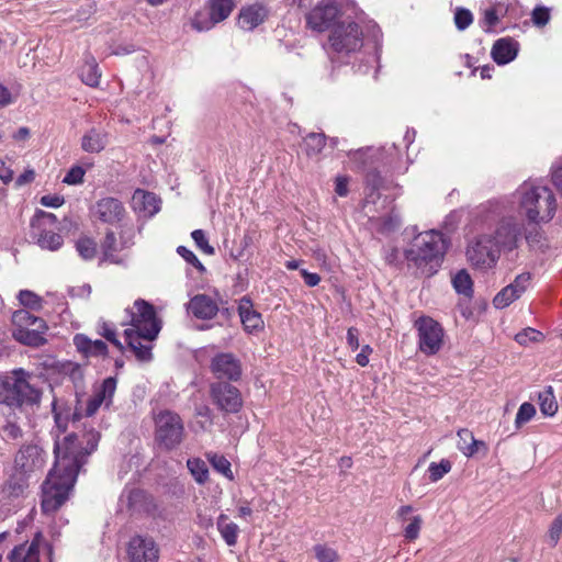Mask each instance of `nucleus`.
Instances as JSON below:
<instances>
[{"label": "nucleus", "mask_w": 562, "mask_h": 562, "mask_svg": "<svg viewBox=\"0 0 562 562\" xmlns=\"http://www.w3.org/2000/svg\"><path fill=\"white\" fill-rule=\"evenodd\" d=\"M458 448L462 453L467 457L474 456L480 448H484L486 450V446L483 441L476 440L469 429H460L458 431Z\"/></svg>", "instance_id": "cd10ccee"}, {"label": "nucleus", "mask_w": 562, "mask_h": 562, "mask_svg": "<svg viewBox=\"0 0 562 562\" xmlns=\"http://www.w3.org/2000/svg\"><path fill=\"white\" fill-rule=\"evenodd\" d=\"M64 203V198L59 195H44L41 198V204L48 207H58Z\"/></svg>", "instance_id": "e2e57ef3"}, {"label": "nucleus", "mask_w": 562, "mask_h": 562, "mask_svg": "<svg viewBox=\"0 0 562 562\" xmlns=\"http://www.w3.org/2000/svg\"><path fill=\"white\" fill-rule=\"evenodd\" d=\"M359 40L360 37H328V43L324 44V47L336 53H349L360 45Z\"/></svg>", "instance_id": "473e14b6"}, {"label": "nucleus", "mask_w": 562, "mask_h": 562, "mask_svg": "<svg viewBox=\"0 0 562 562\" xmlns=\"http://www.w3.org/2000/svg\"><path fill=\"white\" fill-rule=\"evenodd\" d=\"M507 12V8L504 4H496L485 8L482 11V18L480 19V25L486 33L503 32L506 26L503 23V19Z\"/></svg>", "instance_id": "4be33fe9"}, {"label": "nucleus", "mask_w": 562, "mask_h": 562, "mask_svg": "<svg viewBox=\"0 0 562 562\" xmlns=\"http://www.w3.org/2000/svg\"><path fill=\"white\" fill-rule=\"evenodd\" d=\"M76 249L85 260H91L97 255V243L89 237L79 238Z\"/></svg>", "instance_id": "a19ab883"}, {"label": "nucleus", "mask_w": 562, "mask_h": 562, "mask_svg": "<svg viewBox=\"0 0 562 562\" xmlns=\"http://www.w3.org/2000/svg\"><path fill=\"white\" fill-rule=\"evenodd\" d=\"M341 9L336 0H321L306 14V23L314 32H327L338 24Z\"/></svg>", "instance_id": "0eeeda50"}, {"label": "nucleus", "mask_w": 562, "mask_h": 562, "mask_svg": "<svg viewBox=\"0 0 562 562\" xmlns=\"http://www.w3.org/2000/svg\"><path fill=\"white\" fill-rule=\"evenodd\" d=\"M206 458L214 470L223 474L225 477L233 480L234 476L231 470V462L224 456L209 452L206 453Z\"/></svg>", "instance_id": "4c0bfd02"}, {"label": "nucleus", "mask_w": 562, "mask_h": 562, "mask_svg": "<svg viewBox=\"0 0 562 562\" xmlns=\"http://www.w3.org/2000/svg\"><path fill=\"white\" fill-rule=\"evenodd\" d=\"M134 307L136 311L132 316V328L125 330V340L137 359L146 361L151 358V347L143 345L142 340L153 341L158 336L161 326L151 304L144 300H137Z\"/></svg>", "instance_id": "7ed1b4c3"}, {"label": "nucleus", "mask_w": 562, "mask_h": 562, "mask_svg": "<svg viewBox=\"0 0 562 562\" xmlns=\"http://www.w3.org/2000/svg\"><path fill=\"white\" fill-rule=\"evenodd\" d=\"M467 257L471 265L480 269L493 268L498 258V249L493 244V237L484 234L472 239L467 248Z\"/></svg>", "instance_id": "1a4fd4ad"}, {"label": "nucleus", "mask_w": 562, "mask_h": 562, "mask_svg": "<svg viewBox=\"0 0 562 562\" xmlns=\"http://www.w3.org/2000/svg\"><path fill=\"white\" fill-rule=\"evenodd\" d=\"M535 414L536 408L531 403L526 402L521 404L515 419L516 427H521L524 424L529 422L535 416Z\"/></svg>", "instance_id": "c03bdc74"}, {"label": "nucleus", "mask_w": 562, "mask_h": 562, "mask_svg": "<svg viewBox=\"0 0 562 562\" xmlns=\"http://www.w3.org/2000/svg\"><path fill=\"white\" fill-rule=\"evenodd\" d=\"M135 229L133 226L123 225L120 231L121 248H130L134 245Z\"/></svg>", "instance_id": "6e6d98bb"}, {"label": "nucleus", "mask_w": 562, "mask_h": 562, "mask_svg": "<svg viewBox=\"0 0 562 562\" xmlns=\"http://www.w3.org/2000/svg\"><path fill=\"white\" fill-rule=\"evenodd\" d=\"M371 352L372 349L369 345L363 346L361 352L356 357L357 363L361 367H366L369 363V353Z\"/></svg>", "instance_id": "338daca9"}, {"label": "nucleus", "mask_w": 562, "mask_h": 562, "mask_svg": "<svg viewBox=\"0 0 562 562\" xmlns=\"http://www.w3.org/2000/svg\"><path fill=\"white\" fill-rule=\"evenodd\" d=\"M188 311L199 319H212L220 311V305L206 294H196L188 303Z\"/></svg>", "instance_id": "412c9836"}, {"label": "nucleus", "mask_w": 562, "mask_h": 562, "mask_svg": "<svg viewBox=\"0 0 562 562\" xmlns=\"http://www.w3.org/2000/svg\"><path fill=\"white\" fill-rule=\"evenodd\" d=\"M192 239L196 244V246L205 254L213 255L214 248L209 245V241L206 239L205 233L202 229H195L191 234Z\"/></svg>", "instance_id": "864d4df0"}, {"label": "nucleus", "mask_w": 562, "mask_h": 562, "mask_svg": "<svg viewBox=\"0 0 562 562\" xmlns=\"http://www.w3.org/2000/svg\"><path fill=\"white\" fill-rule=\"evenodd\" d=\"M131 562H158L159 549L153 538L135 535L127 544Z\"/></svg>", "instance_id": "4468645a"}, {"label": "nucleus", "mask_w": 562, "mask_h": 562, "mask_svg": "<svg viewBox=\"0 0 562 562\" xmlns=\"http://www.w3.org/2000/svg\"><path fill=\"white\" fill-rule=\"evenodd\" d=\"M100 434L93 429L79 437L72 432L56 439L55 464L42 485V509L53 514L67 501L87 458L97 449Z\"/></svg>", "instance_id": "f257e3e1"}, {"label": "nucleus", "mask_w": 562, "mask_h": 562, "mask_svg": "<svg viewBox=\"0 0 562 562\" xmlns=\"http://www.w3.org/2000/svg\"><path fill=\"white\" fill-rule=\"evenodd\" d=\"M522 223L515 217L503 218L494 234L493 244L498 249V255H510L518 247V239L521 235Z\"/></svg>", "instance_id": "9d476101"}, {"label": "nucleus", "mask_w": 562, "mask_h": 562, "mask_svg": "<svg viewBox=\"0 0 562 562\" xmlns=\"http://www.w3.org/2000/svg\"><path fill=\"white\" fill-rule=\"evenodd\" d=\"M446 248V240L441 233L424 232L418 234L411 247L405 250V258L408 267L416 269V274L429 278L440 267Z\"/></svg>", "instance_id": "f03ea898"}, {"label": "nucleus", "mask_w": 562, "mask_h": 562, "mask_svg": "<svg viewBox=\"0 0 562 562\" xmlns=\"http://www.w3.org/2000/svg\"><path fill=\"white\" fill-rule=\"evenodd\" d=\"M531 21L536 26H544L550 21V10L546 7H536L531 13Z\"/></svg>", "instance_id": "3c124183"}, {"label": "nucleus", "mask_w": 562, "mask_h": 562, "mask_svg": "<svg viewBox=\"0 0 562 562\" xmlns=\"http://www.w3.org/2000/svg\"><path fill=\"white\" fill-rule=\"evenodd\" d=\"M80 78L87 86L97 87L99 85L101 72L93 58L87 60L86 64L81 67Z\"/></svg>", "instance_id": "f704fd0d"}, {"label": "nucleus", "mask_w": 562, "mask_h": 562, "mask_svg": "<svg viewBox=\"0 0 562 562\" xmlns=\"http://www.w3.org/2000/svg\"><path fill=\"white\" fill-rule=\"evenodd\" d=\"M450 470L451 463L449 460H441L440 463L432 462L429 465V477L432 482H437Z\"/></svg>", "instance_id": "a18cd8bd"}, {"label": "nucleus", "mask_w": 562, "mask_h": 562, "mask_svg": "<svg viewBox=\"0 0 562 562\" xmlns=\"http://www.w3.org/2000/svg\"><path fill=\"white\" fill-rule=\"evenodd\" d=\"M518 53V44L512 37H499L493 45L491 55L498 65L512 61Z\"/></svg>", "instance_id": "393cba45"}, {"label": "nucleus", "mask_w": 562, "mask_h": 562, "mask_svg": "<svg viewBox=\"0 0 562 562\" xmlns=\"http://www.w3.org/2000/svg\"><path fill=\"white\" fill-rule=\"evenodd\" d=\"M18 94L12 93L8 87L0 82V109L13 104Z\"/></svg>", "instance_id": "052dcab7"}, {"label": "nucleus", "mask_w": 562, "mask_h": 562, "mask_svg": "<svg viewBox=\"0 0 562 562\" xmlns=\"http://www.w3.org/2000/svg\"><path fill=\"white\" fill-rule=\"evenodd\" d=\"M74 344L79 352L85 355L86 357H98L104 356L108 352V346L102 340H91L88 336L83 334H77L74 337Z\"/></svg>", "instance_id": "a878e982"}, {"label": "nucleus", "mask_w": 562, "mask_h": 562, "mask_svg": "<svg viewBox=\"0 0 562 562\" xmlns=\"http://www.w3.org/2000/svg\"><path fill=\"white\" fill-rule=\"evenodd\" d=\"M561 533H562V515H559L558 517L554 518V520L552 521V524L549 528V531H548V537L551 542V547H554L558 543Z\"/></svg>", "instance_id": "4d7b16f0"}, {"label": "nucleus", "mask_w": 562, "mask_h": 562, "mask_svg": "<svg viewBox=\"0 0 562 562\" xmlns=\"http://www.w3.org/2000/svg\"><path fill=\"white\" fill-rule=\"evenodd\" d=\"M217 529L227 546L232 547L236 544L238 526L228 521V517L226 515L222 514L217 518Z\"/></svg>", "instance_id": "7c9ffc66"}, {"label": "nucleus", "mask_w": 562, "mask_h": 562, "mask_svg": "<svg viewBox=\"0 0 562 562\" xmlns=\"http://www.w3.org/2000/svg\"><path fill=\"white\" fill-rule=\"evenodd\" d=\"M183 438V424L176 413L166 411L156 417V439L166 449L171 450Z\"/></svg>", "instance_id": "6e6552de"}, {"label": "nucleus", "mask_w": 562, "mask_h": 562, "mask_svg": "<svg viewBox=\"0 0 562 562\" xmlns=\"http://www.w3.org/2000/svg\"><path fill=\"white\" fill-rule=\"evenodd\" d=\"M519 194V207L530 223H549L554 217L558 203L550 188L524 183Z\"/></svg>", "instance_id": "39448f33"}, {"label": "nucleus", "mask_w": 562, "mask_h": 562, "mask_svg": "<svg viewBox=\"0 0 562 562\" xmlns=\"http://www.w3.org/2000/svg\"><path fill=\"white\" fill-rule=\"evenodd\" d=\"M418 330L419 349L426 355H435L442 345L443 330L438 322L428 316L415 322Z\"/></svg>", "instance_id": "9b49d317"}, {"label": "nucleus", "mask_w": 562, "mask_h": 562, "mask_svg": "<svg viewBox=\"0 0 562 562\" xmlns=\"http://www.w3.org/2000/svg\"><path fill=\"white\" fill-rule=\"evenodd\" d=\"M456 291L467 297L473 294V283L470 274L465 270H460L452 279Z\"/></svg>", "instance_id": "c9c22d12"}, {"label": "nucleus", "mask_w": 562, "mask_h": 562, "mask_svg": "<svg viewBox=\"0 0 562 562\" xmlns=\"http://www.w3.org/2000/svg\"><path fill=\"white\" fill-rule=\"evenodd\" d=\"M301 274L308 286H316L321 282V277L317 273H312L303 269L301 270Z\"/></svg>", "instance_id": "774afa93"}, {"label": "nucleus", "mask_w": 562, "mask_h": 562, "mask_svg": "<svg viewBox=\"0 0 562 562\" xmlns=\"http://www.w3.org/2000/svg\"><path fill=\"white\" fill-rule=\"evenodd\" d=\"M353 25V31L358 33V35H376L380 32L378 23L368 19L364 13H361L358 16V21L355 22Z\"/></svg>", "instance_id": "58836bf2"}, {"label": "nucleus", "mask_w": 562, "mask_h": 562, "mask_svg": "<svg viewBox=\"0 0 562 562\" xmlns=\"http://www.w3.org/2000/svg\"><path fill=\"white\" fill-rule=\"evenodd\" d=\"M20 303L31 310H40L42 307V299L32 291L22 290L19 293Z\"/></svg>", "instance_id": "37998d69"}, {"label": "nucleus", "mask_w": 562, "mask_h": 562, "mask_svg": "<svg viewBox=\"0 0 562 562\" xmlns=\"http://www.w3.org/2000/svg\"><path fill=\"white\" fill-rule=\"evenodd\" d=\"M33 237H36L37 244L42 249L54 251L63 245V237L50 231H42L40 234L33 231Z\"/></svg>", "instance_id": "2f4dec72"}, {"label": "nucleus", "mask_w": 562, "mask_h": 562, "mask_svg": "<svg viewBox=\"0 0 562 562\" xmlns=\"http://www.w3.org/2000/svg\"><path fill=\"white\" fill-rule=\"evenodd\" d=\"M43 540L38 532L30 544L15 547L9 555L10 562H40V542Z\"/></svg>", "instance_id": "b1692460"}, {"label": "nucleus", "mask_w": 562, "mask_h": 562, "mask_svg": "<svg viewBox=\"0 0 562 562\" xmlns=\"http://www.w3.org/2000/svg\"><path fill=\"white\" fill-rule=\"evenodd\" d=\"M127 508L132 514L149 513L153 508V499L142 490H132L127 495Z\"/></svg>", "instance_id": "bb28decb"}, {"label": "nucleus", "mask_w": 562, "mask_h": 562, "mask_svg": "<svg viewBox=\"0 0 562 562\" xmlns=\"http://www.w3.org/2000/svg\"><path fill=\"white\" fill-rule=\"evenodd\" d=\"M133 200L137 201L140 200L144 206V210L153 215L154 213L158 212L159 207L157 205V200L154 193L145 192L142 190L135 191L133 195Z\"/></svg>", "instance_id": "79ce46f5"}, {"label": "nucleus", "mask_w": 562, "mask_h": 562, "mask_svg": "<svg viewBox=\"0 0 562 562\" xmlns=\"http://www.w3.org/2000/svg\"><path fill=\"white\" fill-rule=\"evenodd\" d=\"M85 170L80 166L72 167L64 178L67 184H78L83 181Z\"/></svg>", "instance_id": "bf43d9fd"}, {"label": "nucleus", "mask_w": 562, "mask_h": 562, "mask_svg": "<svg viewBox=\"0 0 562 562\" xmlns=\"http://www.w3.org/2000/svg\"><path fill=\"white\" fill-rule=\"evenodd\" d=\"M238 313L246 331L251 333L263 328L261 314L254 310L252 302L249 297H241L238 305Z\"/></svg>", "instance_id": "5701e85b"}, {"label": "nucleus", "mask_w": 562, "mask_h": 562, "mask_svg": "<svg viewBox=\"0 0 562 562\" xmlns=\"http://www.w3.org/2000/svg\"><path fill=\"white\" fill-rule=\"evenodd\" d=\"M539 405L543 415L553 416L557 413L558 403L551 386L539 394Z\"/></svg>", "instance_id": "e433bc0d"}, {"label": "nucleus", "mask_w": 562, "mask_h": 562, "mask_svg": "<svg viewBox=\"0 0 562 562\" xmlns=\"http://www.w3.org/2000/svg\"><path fill=\"white\" fill-rule=\"evenodd\" d=\"M335 192L339 196H346L348 194V178L346 177H337Z\"/></svg>", "instance_id": "0e129e2a"}, {"label": "nucleus", "mask_w": 562, "mask_h": 562, "mask_svg": "<svg viewBox=\"0 0 562 562\" xmlns=\"http://www.w3.org/2000/svg\"><path fill=\"white\" fill-rule=\"evenodd\" d=\"M44 463V451L37 445H23L14 458L15 469L23 473L34 472Z\"/></svg>", "instance_id": "f3484780"}, {"label": "nucleus", "mask_w": 562, "mask_h": 562, "mask_svg": "<svg viewBox=\"0 0 562 562\" xmlns=\"http://www.w3.org/2000/svg\"><path fill=\"white\" fill-rule=\"evenodd\" d=\"M105 135L97 130L89 131L83 135L81 140L82 149L88 153H99L105 147Z\"/></svg>", "instance_id": "c85d7f7f"}, {"label": "nucleus", "mask_w": 562, "mask_h": 562, "mask_svg": "<svg viewBox=\"0 0 562 562\" xmlns=\"http://www.w3.org/2000/svg\"><path fill=\"white\" fill-rule=\"evenodd\" d=\"M531 273L522 272L513 282L503 288L494 297L493 304L496 308H505L518 300L529 288Z\"/></svg>", "instance_id": "2eb2a0df"}, {"label": "nucleus", "mask_w": 562, "mask_h": 562, "mask_svg": "<svg viewBox=\"0 0 562 562\" xmlns=\"http://www.w3.org/2000/svg\"><path fill=\"white\" fill-rule=\"evenodd\" d=\"M269 15V9L259 2L243 7L238 14V25L243 31L250 32L263 23Z\"/></svg>", "instance_id": "a211bd4d"}, {"label": "nucleus", "mask_w": 562, "mask_h": 562, "mask_svg": "<svg viewBox=\"0 0 562 562\" xmlns=\"http://www.w3.org/2000/svg\"><path fill=\"white\" fill-rule=\"evenodd\" d=\"M102 252H103V261H110L113 263H117L115 252L122 250L121 245H117V240L114 232L108 231L105 233L104 239L101 244Z\"/></svg>", "instance_id": "72a5a7b5"}, {"label": "nucleus", "mask_w": 562, "mask_h": 562, "mask_svg": "<svg viewBox=\"0 0 562 562\" xmlns=\"http://www.w3.org/2000/svg\"><path fill=\"white\" fill-rule=\"evenodd\" d=\"M12 337L30 347H40L46 342L44 334L48 329L45 321L26 310H18L12 314Z\"/></svg>", "instance_id": "423d86ee"}, {"label": "nucleus", "mask_w": 562, "mask_h": 562, "mask_svg": "<svg viewBox=\"0 0 562 562\" xmlns=\"http://www.w3.org/2000/svg\"><path fill=\"white\" fill-rule=\"evenodd\" d=\"M188 469L191 474L194 476L195 481L199 484H203L206 482L209 477V470L206 463L201 459H190L187 462Z\"/></svg>", "instance_id": "ea45409f"}, {"label": "nucleus", "mask_w": 562, "mask_h": 562, "mask_svg": "<svg viewBox=\"0 0 562 562\" xmlns=\"http://www.w3.org/2000/svg\"><path fill=\"white\" fill-rule=\"evenodd\" d=\"M423 518L420 516H414L411 522L404 529V537L413 541L418 538L422 528Z\"/></svg>", "instance_id": "8fccbe9b"}, {"label": "nucleus", "mask_w": 562, "mask_h": 562, "mask_svg": "<svg viewBox=\"0 0 562 562\" xmlns=\"http://www.w3.org/2000/svg\"><path fill=\"white\" fill-rule=\"evenodd\" d=\"M116 390V380L112 376L106 378L95 390L94 394L89 398L86 407V415L92 416L104 403L105 406L111 404L112 397Z\"/></svg>", "instance_id": "aec40b11"}, {"label": "nucleus", "mask_w": 562, "mask_h": 562, "mask_svg": "<svg viewBox=\"0 0 562 562\" xmlns=\"http://www.w3.org/2000/svg\"><path fill=\"white\" fill-rule=\"evenodd\" d=\"M314 552L319 562H336L338 560V554L334 549L322 544L315 546Z\"/></svg>", "instance_id": "49530a36"}, {"label": "nucleus", "mask_w": 562, "mask_h": 562, "mask_svg": "<svg viewBox=\"0 0 562 562\" xmlns=\"http://www.w3.org/2000/svg\"><path fill=\"white\" fill-rule=\"evenodd\" d=\"M235 7V0H209V15L196 14L192 22L194 29L198 32L209 31L215 24L226 20Z\"/></svg>", "instance_id": "f8f14e48"}, {"label": "nucleus", "mask_w": 562, "mask_h": 562, "mask_svg": "<svg viewBox=\"0 0 562 562\" xmlns=\"http://www.w3.org/2000/svg\"><path fill=\"white\" fill-rule=\"evenodd\" d=\"M177 252L189 263H191L193 267H195L198 270L200 271H204L205 268L204 266L201 263V261L198 259V257L191 251L189 250L187 247L184 246H179L177 248Z\"/></svg>", "instance_id": "13d9d810"}, {"label": "nucleus", "mask_w": 562, "mask_h": 562, "mask_svg": "<svg viewBox=\"0 0 562 562\" xmlns=\"http://www.w3.org/2000/svg\"><path fill=\"white\" fill-rule=\"evenodd\" d=\"M212 370L218 379L236 381L241 374L239 361L232 353L217 355L212 361Z\"/></svg>", "instance_id": "6ab92c4d"}, {"label": "nucleus", "mask_w": 562, "mask_h": 562, "mask_svg": "<svg viewBox=\"0 0 562 562\" xmlns=\"http://www.w3.org/2000/svg\"><path fill=\"white\" fill-rule=\"evenodd\" d=\"M211 396L217 407L225 413H237L243 405L238 389L227 382L213 383Z\"/></svg>", "instance_id": "ddd939ff"}, {"label": "nucleus", "mask_w": 562, "mask_h": 562, "mask_svg": "<svg viewBox=\"0 0 562 562\" xmlns=\"http://www.w3.org/2000/svg\"><path fill=\"white\" fill-rule=\"evenodd\" d=\"M359 333L355 327H350L347 331V342L352 350H357L359 348Z\"/></svg>", "instance_id": "69168bd1"}, {"label": "nucleus", "mask_w": 562, "mask_h": 562, "mask_svg": "<svg viewBox=\"0 0 562 562\" xmlns=\"http://www.w3.org/2000/svg\"><path fill=\"white\" fill-rule=\"evenodd\" d=\"M528 245L532 248H542L544 246L543 235L540 228L532 227L527 231L525 236Z\"/></svg>", "instance_id": "5fc2aeb1"}, {"label": "nucleus", "mask_w": 562, "mask_h": 562, "mask_svg": "<svg viewBox=\"0 0 562 562\" xmlns=\"http://www.w3.org/2000/svg\"><path fill=\"white\" fill-rule=\"evenodd\" d=\"M24 369L13 370L10 375L0 376V404L14 408L38 406L42 391Z\"/></svg>", "instance_id": "20e7f679"}, {"label": "nucleus", "mask_w": 562, "mask_h": 562, "mask_svg": "<svg viewBox=\"0 0 562 562\" xmlns=\"http://www.w3.org/2000/svg\"><path fill=\"white\" fill-rule=\"evenodd\" d=\"M92 214L103 223L116 225L123 221L126 211L120 200L108 196L95 202Z\"/></svg>", "instance_id": "dca6fc26"}, {"label": "nucleus", "mask_w": 562, "mask_h": 562, "mask_svg": "<svg viewBox=\"0 0 562 562\" xmlns=\"http://www.w3.org/2000/svg\"><path fill=\"white\" fill-rule=\"evenodd\" d=\"M542 334L533 328H526L522 331L518 333L515 336V340L519 345H527L529 341H540L542 339Z\"/></svg>", "instance_id": "09e8293b"}, {"label": "nucleus", "mask_w": 562, "mask_h": 562, "mask_svg": "<svg viewBox=\"0 0 562 562\" xmlns=\"http://www.w3.org/2000/svg\"><path fill=\"white\" fill-rule=\"evenodd\" d=\"M473 21V15L470 10L460 8L454 13V23L459 31H464Z\"/></svg>", "instance_id": "de8ad7c7"}, {"label": "nucleus", "mask_w": 562, "mask_h": 562, "mask_svg": "<svg viewBox=\"0 0 562 562\" xmlns=\"http://www.w3.org/2000/svg\"><path fill=\"white\" fill-rule=\"evenodd\" d=\"M3 432L10 439H18L22 437V429L14 423H8L3 427Z\"/></svg>", "instance_id": "680f3d73"}, {"label": "nucleus", "mask_w": 562, "mask_h": 562, "mask_svg": "<svg viewBox=\"0 0 562 562\" xmlns=\"http://www.w3.org/2000/svg\"><path fill=\"white\" fill-rule=\"evenodd\" d=\"M326 135L323 133H310L303 139V149L308 157L317 156L326 145Z\"/></svg>", "instance_id": "c756f323"}, {"label": "nucleus", "mask_w": 562, "mask_h": 562, "mask_svg": "<svg viewBox=\"0 0 562 562\" xmlns=\"http://www.w3.org/2000/svg\"><path fill=\"white\" fill-rule=\"evenodd\" d=\"M45 222H48L50 224L55 223L56 216L52 213H47V212L40 210L33 216V218L31 221V227L33 231L41 229L42 226L45 224Z\"/></svg>", "instance_id": "603ef678"}]
</instances>
